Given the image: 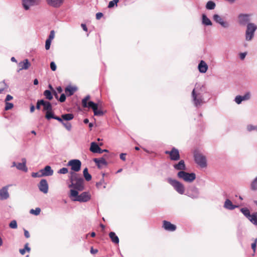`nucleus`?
Returning <instances> with one entry per match:
<instances>
[{
    "label": "nucleus",
    "instance_id": "1",
    "mask_svg": "<svg viewBox=\"0 0 257 257\" xmlns=\"http://www.w3.org/2000/svg\"><path fill=\"white\" fill-rule=\"evenodd\" d=\"M69 178L70 181V184L68 185L69 188L77 191L84 190V180L80 175L75 172H70Z\"/></svg>",
    "mask_w": 257,
    "mask_h": 257
},
{
    "label": "nucleus",
    "instance_id": "2",
    "mask_svg": "<svg viewBox=\"0 0 257 257\" xmlns=\"http://www.w3.org/2000/svg\"><path fill=\"white\" fill-rule=\"evenodd\" d=\"M73 201L86 202L91 199V195L88 192H83L79 195L78 191L74 189H70L69 195Z\"/></svg>",
    "mask_w": 257,
    "mask_h": 257
},
{
    "label": "nucleus",
    "instance_id": "3",
    "mask_svg": "<svg viewBox=\"0 0 257 257\" xmlns=\"http://www.w3.org/2000/svg\"><path fill=\"white\" fill-rule=\"evenodd\" d=\"M90 99L89 95L86 96L82 100V105L84 107L91 108L93 109L94 114L95 115H101L103 113L100 109H98L99 106L97 103H95L92 101H89L87 103V101Z\"/></svg>",
    "mask_w": 257,
    "mask_h": 257
},
{
    "label": "nucleus",
    "instance_id": "4",
    "mask_svg": "<svg viewBox=\"0 0 257 257\" xmlns=\"http://www.w3.org/2000/svg\"><path fill=\"white\" fill-rule=\"evenodd\" d=\"M257 29V26L252 23H248L246 25L245 31V40L247 41H251L254 37V32Z\"/></svg>",
    "mask_w": 257,
    "mask_h": 257
},
{
    "label": "nucleus",
    "instance_id": "5",
    "mask_svg": "<svg viewBox=\"0 0 257 257\" xmlns=\"http://www.w3.org/2000/svg\"><path fill=\"white\" fill-rule=\"evenodd\" d=\"M167 181L178 193L180 194L184 193L185 187L182 183L170 178L167 179Z\"/></svg>",
    "mask_w": 257,
    "mask_h": 257
},
{
    "label": "nucleus",
    "instance_id": "6",
    "mask_svg": "<svg viewBox=\"0 0 257 257\" xmlns=\"http://www.w3.org/2000/svg\"><path fill=\"white\" fill-rule=\"evenodd\" d=\"M179 178L186 182H192L196 179V174L194 173H187L184 171H179L177 174Z\"/></svg>",
    "mask_w": 257,
    "mask_h": 257
},
{
    "label": "nucleus",
    "instance_id": "7",
    "mask_svg": "<svg viewBox=\"0 0 257 257\" xmlns=\"http://www.w3.org/2000/svg\"><path fill=\"white\" fill-rule=\"evenodd\" d=\"M195 162L202 168L207 167L206 157L200 153H196L194 155Z\"/></svg>",
    "mask_w": 257,
    "mask_h": 257
},
{
    "label": "nucleus",
    "instance_id": "8",
    "mask_svg": "<svg viewBox=\"0 0 257 257\" xmlns=\"http://www.w3.org/2000/svg\"><path fill=\"white\" fill-rule=\"evenodd\" d=\"M67 166L71 167V170L73 172H77L81 169V163L80 160L73 159L70 160L67 163Z\"/></svg>",
    "mask_w": 257,
    "mask_h": 257
},
{
    "label": "nucleus",
    "instance_id": "9",
    "mask_svg": "<svg viewBox=\"0 0 257 257\" xmlns=\"http://www.w3.org/2000/svg\"><path fill=\"white\" fill-rule=\"evenodd\" d=\"M213 19L216 23L219 24L223 28L227 29L229 27V23L224 21L220 16L217 14L213 15Z\"/></svg>",
    "mask_w": 257,
    "mask_h": 257
},
{
    "label": "nucleus",
    "instance_id": "10",
    "mask_svg": "<svg viewBox=\"0 0 257 257\" xmlns=\"http://www.w3.org/2000/svg\"><path fill=\"white\" fill-rule=\"evenodd\" d=\"M39 190L44 194H47L48 192L49 186L46 179H42L38 184Z\"/></svg>",
    "mask_w": 257,
    "mask_h": 257
},
{
    "label": "nucleus",
    "instance_id": "11",
    "mask_svg": "<svg viewBox=\"0 0 257 257\" xmlns=\"http://www.w3.org/2000/svg\"><path fill=\"white\" fill-rule=\"evenodd\" d=\"M192 95L194 103L196 106L200 105L203 103V95H196L195 90H193Z\"/></svg>",
    "mask_w": 257,
    "mask_h": 257
},
{
    "label": "nucleus",
    "instance_id": "12",
    "mask_svg": "<svg viewBox=\"0 0 257 257\" xmlns=\"http://www.w3.org/2000/svg\"><path fill=\"white\" fill-rule=\"evenodd\" d=\"M39 0H22V4L25 10H28L31 7L38 5Z\"/></svg>",
    "mask_w": 257,
    "mask_h": 257
},
{
    "label": "nucleus",
    "instance_id": "13",
    "mask_svg": "<svg viewBox=\"0 0 257 257\" xmlns=\"http://www.w3.org/2000/svg\"><path fill=\"white\" fill-rule=\"evenodd\" d=\"M22 163H19L17 164L16 162L13 163V167H16L18 170L23 171L24 172H27L28 169L26 167V159L23 158L22 159Z\"/></svg>",
    "mask_w": 257,
    "mask_h": 257
},
{
    "label": "nucleus",
    "instance_id": "14",
    "mask_svg": "<svg viewBox=\"0 0 257 257\" xmlns=\"http://www.w3.org/2000/svg\"><path fill=\"white\" fill-rule=\"evenodd\" d=\"M238 23L241 25L247 24L250 21V15L240 14L238 17Z\"/></svg>",
    "mask_w": 257,
    "mask_h": 257
},
{
    "label": "nucleus",
    "instance_id": "15",
    "mask_svg": "<svg viewBox=\"0 0 257 257\" xmlns=\"http://www.w3.org/2000/svg\"><path fill=\"white\" fill-rule=\"evenodd\" d=\"M8 190L9 186H5L0 190V200H4L9 198L10 195Z\"/></svg>",
    "mask_w": 257,
    "mask_h": 257
},
{
    "label": "nucleus",
    "instance_id": "16",
    "mask_svg": "<svg viewBox=\"0 0 257 257\" xmlns=\"http://www.w3.org/2000/svg\"><path fill=\"white\" fill-rule=\"evenodd\" d=\"M166 153L170 155V158L172 160H178L180 159L179 151L175 148H173L170 152L166 151Z\"/></svg>",
    "mask_w": 257,
    "mask_h": 257
},
{
    "label": "nucleus",
    "instance_id": "17",
    "mask_svg": "<svg viewBox=\"0 0 257 257\" xmlns=\"http://www.w3.org/2000/svg\"><path fill=\"white\" fill-rule=\"evenodd\" d=\"M44 176H50L53 174V170L50 166H46L43 169L40 171Z\"/></svg>",
    "mask_w": 257,
    "mask_h": 257
},
{
    "label": "nucleus",
    "instance_id": "18",
    "mask_svg": "<svg viewBox=\"0 0 257 257\" xmlns=\"http://www.w3.org/2000/svg\"><path fill=\"white\" fill-rule=\"evenodd\" d=\"M31 64L28 59H25L23 61L20 62L18 64L19 70L18 72H20L23 69H28L30 66Z\"/></svg>",
    "mask_w": 257,
    "mask_h": 257
},
{
    "label": "nucleus",
    "instance_id": "19",
    "mask_svg": "<svg viewBox=\"0 0 257 257\" xmlns=\"http://www.w3.org/2000/svg\"><path fill=\"white\" fill-rule=\"evenodd\" d=\"M163 227L164 229L168 231H173L175 230L176 227L175 225L171 223L169 221H163Z\"/></svg>",
    "mask_w": 257,
    "mask_h": 257
},
{
    "label": "nucleus",
    "instance_id": "20",
    "mask_svg": "<svg viewBox=\"0 0 257 257\" xmlns=\"http://www.w3.org/2000/svg\"><path fill=\"white\" fill-rule=\"evenodd\" d=\"M64 0H47L48 5L55 8H58L63 3Z\"/></svg>",
    "mask_w": 257,
    "mask_h": 257
},
{
    "label": "nucleus",
    "instance_id": "21",
    "mask_svg": "<svg viewBox=\"0 0 257 257\" xmlns=\"http://www.w3.org/2000/svg\"><path fill=\"white\" fill-rule=\"evenodd\" d=\"M198 68L200 73H204L208 69V65L205 62L202 60L199 63Z\"/></svg>",
    "mask_w": 257,
    "mask_h": 257
},
{
    "label": "nucleus",
    "instance_id": "22",
    "mask_svg": "<svg viewBox=\"0 0 257 257\" xmlns=\"http://www.w3.org/2000/svg\"><path fill=\"white\" fill-rule=\"evenodd\" d=\"M93 161L99 168H102L107 165L106 161L103 158L99 159L95 158L94 159Z\"/></svg>",
    "mask_w": 257,
    "mask_h": 257
},
{
    "label": "nucleus",
    "instance_id": "23",
    "mask_svg": "<svg viewBox=\"0 0 257 257\" xmlns=\"http://www.w3.org/2000/svg\"><path fill=\"white\" fill-rule=\"evenodd\" d=\"M174 167L175 169L180 170V171H184L186 169V166L183 160H181L178 164L174 165Z\"/></svg>",
    "mask_w": 257,
    "mask_h": 257
},
{
    "label": "nucleus",
    "instance_id": "24",
    "mask_svg": "<svg viewBox=\"0 0 257 257\" xmlns=\"http://www.w3.org/2000/svg\"><path fill=\"white\" fill-rule=\"evenodd\" d=\"M193 90H195V93L196 95H202L204 91V87L203 85L196 84Z\"/></svg>",
    "mask_w": 257,
    "mask_h": 257
},
{
    "label": "nucleus",
    "instance_id": "25",
    "mask_svg": "<svg viewBox=\"0 0 257 257\" xmlns=\"http://www.w3.org/2000/svg\"><path fill=\"white\" fill-rule=\"evenodd\" d=\"M77 88L71 86H68L65 88V93L68 96H71L76 91Z\"/></svg>",
    "mask_w": 257,
    "mask_h": 257
},
{
    "label": "nucleus",
    "instance_id": "26",
    "mask_svg": "<svg viewBox=\"0 0 257 257\" xmlns=\"http://www.w3.org/2000/svg\"><path fill=\"white\" fill-rule=\"evenodd\" d=\"M224 207L227 209L233 210L237 207V206L233 205L230 200L226 199L224 202Z\"/></svg>",
    "mask_w": 257,
    "mask_h": 257
},
{
    "label": "nucleus",
    "instance_id": "27",
    "mask_svg": "<svg viewBox=\"0 0 257 257\" xmlns=\"http://www.w3.org/2000/svg\"><path fill=\"white\" fill-rule=\"evenodd\" d=\"M90 151L94 153H98L100 151V147L95 142H92L90 145Z\"/></svg>",
    "mask_w": 257,
    "mask_h": 257
},
{
    "label": "nucleus",
    "instance_id": "28",
    "mask_svg": "<svg viewBox=\"0 0 257 257\" xmlns=\"http://www.w3.org/2000/svg\"><path fill=\"white\" fill-rule=\"evenodd\" d=\"M42 105L44 107L43 110L46 111V112L52 110V105L49 101H45L43 100Z\"/></svg>",
    "mask_w": 257,
    "mask_h": 257
},
{
    "label": "nucleus",
    "instance_id": "29",
    "mask_svg": "<svg viewBox=\"0 0 257 257\" xmlns=\"http://www.w3.org/2000/svg\"><path fill=\"white\" fill-rule=\"evenodd\" d=\"M240 211L243 215L250 220L251 217V214H250L249 210L246 208H242L240 209Z\"/></svg>",
    "mask_w": 257,
    "mask_h": 257
},
{
    "label": "nucleus",
    "instance_id": "30",
    "mask_svg": "<svg viewBox=\"0 0 257 257\" xmlns=\"http://www.w3.org/2000/svg\"><path fill=\"white\" fill-rule=\"evenodd\" d=\"M109 236L113 242L115 243H118L119 242L118 237L116 235L114 232H110L109 234Z\"/></svg>",
    "mask_w": 257,
    "mask_h": 257
},
{
    "label": "nucleus",
    "instance_id": "31",
    "mask_svg": "<svg viewBox=\"0 0 257 257\" xmlns=\"http://www.w3.org/2000/svg\"><path fill=\"white\" fill-rule=\"evenodd\" d=\"M202 24L206 26L212 25V22L205 14L202 15Z\"/></svg>",
    "mask_w": 257,
    "mask_h": 257
},
{
    "label": "nucleus",
    "instance_id": "32",
    "mask_svg": "<svg viewBox=\"0 0 257 257\" xmlns=\"http://www.w3.org/2000/svg\"><path fill=\"white\" fill-rule=\"evenodd\" d=\"M62 118L64 120H71L74 118V115L72 113H67L62 115Z\"/></svg>",
    "mask_w": 257,
    "mask_h": 257
},
{
    "label": "nucleus",
    "instance_id": "33",
    "mask_svg": "<svg viewBox=\"0 0 257 257\" xmlns=\"http://www.w3.org/2000/svg\"><path fill=\"white\" fill-rule=\"evenodd\" d=\"M83 176L86 181H89L91 180L92 177L91 175L89 174L87 168H85L83 171Z\"/></svg>",
    "mask_w": 257,
    "mask_h": 257
},
{
    "label": "nucleus",
    "instance_id": "34",
    "mask_svg": "<svg viewBox=\"0 0 257 257\" xmlns=\"http://www.w3.org/2000/svg\"><path fill=\"white\" fill-rule=\"evenodd\" d=\"M249 221L254 225H257V212H254L251 214V217Z\"/></svg>",
    "mask_w": 257,
    "mask_h": 257
},
{
    "label": "nucleus",
    "instance_id": "35",
    "mask_svg": "<svg viewBox=\"0 0 257 257\" xmlns=\"http://www.w3.org/2000/svg\"><path fill=\"white\" fill-rule=\"evenodd\" d=\"M215 7V4L212 1L208 2L206 6V8L208 10H213Z\"/></svg>",
    "mask_w": 257,
    "mask_h": 257
},
{
    "label": "nucleus",
    "instance_id": "36",
    "mask_svg": "<svg viewBox=\"0 0 257 257\" xmlns=\"http://www.w3.org/2000/svg\"><path fill=\"white\" fill-rule=\"evenodd\" d=\"M44 95L45 97L49 100H51L53 98V95L50 90H45L44 92Z\"/></svg>",
    "mask_w": 257,
    "mask_h": 257
},
{
    "label": "nucleus",
    "instance_id": "37",
    "mask_svg": "<svg viewBox=\"0 0 257 257\" xmlns=\"http://www.w3.org/2000/svg\"><path fill=\"white\" fill-rule=\"evenodd\" d=\"M54 116H55L54 115L52 110H50L46 112L45 117L47 119H50L51 118H54Z\"/></svg>",
    "mask_w": 257,
    "mask_h": 257
},
{
    "label": "nucleus",
    "instance_id": "38",
    "mask_svg": "<svg viewBox=\"0 0 257 257\" xmlns=\"http://www.w3.org/2000/svg\"><path fill=\"white\" fill-rule=\"evenodd\" d=\"M41 209L40 208H36L35 209H31L30 210V213L32 214H34L35 215H38L40 213Z\"/></svg>",
    "mask_w": 257,
    "mask_h": 257
},
{
    "label": "nucleus",
    "instance_id": "39",
    "mask_svg": "<svg viewBox=\"0 0 257 257\" xmlns=\"http://www.w3.org/2000/svg\"><path fill=\"white\" fill-rule=\"evenodd\" d=\"M250 98V92H246L244 95L241 96L242 100L245 101L249 99Z\"/></svg>",
    "mask_w": 257,
    "mask_h": 257
},
{
    "label": "nucleus",
    "instance_id": "40",
    "mask_svg": "<svg viewBox=\"0 0 257 257\" xmlns=\"http://www.w3.org/2000/svg\"><path fill=\"white\" fill-rule=\"evenodd\" d=\"M9 226L11 228H13V229L17 228L18 227L17 221L15 220H12L9 224Z\"/></svg>",
    "mask_w": 257,
    "mask_h": 257
},
{
    "label": "nucleus",
    "instance_id": "41",
    "mask_svg": "<svg viewBox=\"0 0 257 257\" xmlns=\"http://www.w3.org/2000/svg\"><path fill=\"white\" fill-rule=\"evenodd\" d=\"M0 93H2V92L8 87L4 82H2L0 83Z\"/></svg>",
    "mask_w": 257,
    "mask_h": 257
},
{
    "label": "nucleus",
    "instance_id": "42",
    "mask_svg": "<svg viewBox=\"0 0 257 257\" xmlns=\"http://www.w3.org/2000/svg\"><path fill=\"white\" fill-rule=\"evenodd\" d=\"M62 124L68 131H70L71 130L72 125L70 123H66L63 121Z\"/></svg>",
    "mask_w": 257,
    "mask_h": 257
},
{
    "label": "nucleus",
    "instance_id": "43",
    "mask_svg": "<svg viewBox=\"0 0 257 257\" xmlns=\"http://www.w3.org/2000/svg\"><path fill=\"white\" fill-rule=\"evenodd\" d=\"M234 101L237 104H240L242 101V98H241V95H237L235 97Z\"/></svg>",
    "mask_w": 257,
    "mask_h": 257
},
{
    "label": "nucleus",
    "instance_id": "44",
    "mask_svg": "<svg viewBox=\"0 0 257 257\" xmlns=\"http://www.w3.org/2000/svg\"><path fill=\"white\" fill-rule=\"evenodd\" d=\"M119 0H113L110 1L109 3L108 7L109 8H112L115 5H116L118 2Z\"/></svg>",
    "mask_w": 257,
    "mask_h": 257
},
{
    "label": "nucleus",
    "instance_id": "45",
    "mask_svg": "<svg viewBox=\"0 0 257 257\" xmlns=\"http://www.w3.org/2000/svg\"><path fill=\"white\" fill-rule=\"evenodd\" d=\"M14 106V105L12 103H10L8 102H6V106H5V109L6 110H9L11 108H12Z\"/></svg>",
    "mask_w": 257,
    "mask_h": 257
},
{
    "label": "nucleus",
    "instance_id": "46",
    "mask_svg": "<svg viewBox=\"0 0 257 257\" xmlns=\"http://www.w3.org/2000/svg\"><path fill=\"white\" fill-rule=\"evenodd\" d=\"M68 172V169L66 168H62L60 169L58 173L59 174H67Z\"/></svg>",
    "mask_w": 257,
    "mask_h": 257
},
{
    "label": "nucleus",
    "instance_id": "47",
    "mask_svg": "<svg viewBox=\"0 0 257 257\" xmlns=\"http://www.w3.org/2000/svg\"><path fill=\"white\" fill-rule=\"evenodd\" d=\"M32 176L34 178H36V177H43L44 176L42 175V174L40 172H37V173H35V172H33L32 173Z\"/></svg>",
    "mask_w": 257,
    "mask_h": 257
},
{
    "label": "nucleus",
    "instance_id": "48",
    "mask_svg": "<svg viewBox=\"0 0 257 257\" xmlns=\"http://www.w3.org/2000/svg\"><path fill=\"white\" fill-rule=\"evenodd\" d=\"M251 188L254 190L257 189V181L255 179L252 181L251 184Z\"/></svg>",
    "mask_w": 257,
    "mask_h": 257
},
{
    "label": "nucleus",
    "instance_id": "49",
    "mask_svg": "<svg viewBox=\"0 0 257 257\" xmlns=\"http://www.w3.org/2000/svg\"><path fill=\"white\" fill-rule=\"evenodd\" d=\"M54 37H55V32H54V31L52 30L50 32L49 38L47 39L50 40V41H52L53 40V39L54 38Z\"/></svg>",
    "mask_w": 257,
    "mask_h": 257
},
{
    "label": "nucleus",
    "instance_id": "50",
    "mask_svg": "<svg viewBox=\"0 0 257 257\" xmlns=\"http://www.w3.org/2000/svg\"><path fill=\"white\" fill-rule=\"evenodd\" d=\"M256 243H257V238H255L254 239V242H253L252 244H251V248L253 251V253H254L255 252V249H256Z\"/></svg>",
    "mask_w": 257,
    "mask_h": 257
},
{
    "label": "nucleus",
    "instance_id": "51",
    "mask_svg": "<svg viewBox=\"0 0 257 257\" xmlns=\"http://www.w3.org/2000/svg\"><path fill=\"white\" fill-rule=\"evenodd\" d=\"M51 42L52 41H50V40H49L48 39L46 40V43H45V49L46 50H48L50 49Z\"/></svg>",
    "mask_w": 257,
    "mask_h": 257
},
{
    "label": "nucleus",
    "instance_id": "52",
    "mask_svg": "<svg viewBox=\"0 0 257 257\" xmlns=\"http://www.w3.org/2000/svg\"><path fill=\"white\" fill-rule=\"evenodd\" d=\"M50 67L52 71H55L56 69V65L54 62H51L50 63Z\"/></svg>",
    "mask_w": 257,
    "mask_h": 257
},
{
    "label": "nucleus",
    "instance_id": "53",
    "mask_svg": "<svg viewBox=\"0 0 257 257\" xmlns=\"http://www.w3.org/2000/svg\"><path fill=\"white\" fill-rule=\"evenodd\" d=\"M43 102V100H38L37 103L36 108L38 109H40L41 105H42V103Z\"/></svg>",
    "mask_w": 257,
    "mask_h": 257
},
{
    "label": "nucleus",
    "instance_id": "54",
    "mask_svg": "<svg viewBox=\"0 0 257 257\" xmlns=\"http://www.w3.org/2000/svg\"><path fill=\"white\" fill-rule=\"evenodd\" d=\"M247 130L248 131H252V130H256L257 131V126H253V125H248L247 126Z\"/></svg>",
    "mask_w": 257,
    "mask_h": 257
},
{
    "label": "nucleus",
    "instance_id": "55",
    "mask_svg": "<svg viewBox=\"0 0 257 257\" xmlns=\"http://www.w3.org/2000/svg\"><path fill=\"white\" fill-rule=\"evenodd\" d=\"M66 99V96L64 94H62L60 97L59 101L61 102L65 101Z\"/></svg>",
    "mask_w": 257,
    "mask_h": 257
},
{
    "label": "nucleus",
    "instance_id": "56",
    "mask_svg": "<svg viewBox=\"0 0 257 257\" xmlns=\"http://www.w3.org/2000/svg\"><path fill=\"white\" fill-rule=\"evenodd\" d=\"M246 55V53H241L239 54V57L240 59L243 60Z\"/></svg>",
    "mask_w": 257,
    "mask_h": 257
},
{
    "label": "nucleus",
    "instance_id": "57",
    "mask_svg": "<svg viewBox=\"0 0 257 257\" xmlns=\"http://www.w3.org/2000/svg\"><path fill=\"white\" fill-rule=\"evenodd\" d=\"M54 119L58 120L61 123L63 122V118H62V117H59L58 116H54Z\"/></svg>",
    "mask_w": 257,
    "mask_h": 257
},
{
    "label": "nucleus",
    "instance_id": "58",
    "mask_svg": "<svg viewBox=\"0 0 257 257\" xmlns=\"http://www.w3.org/2000/svg\"><path fill=\"white\" fill-rule=\"evenodd\" d=\"M103 16V14L101 13H98L96 15V18L97 20L100 19Z\"/></svg>",
    "mask_w": 257,
    "mask_h": 257
},
{
    "label": "nucleus",
    "instance_id": "59",
    "mask_svg": "<svg viewBox=\"0 0 257 257\" xmlns=\"http://www.w3.org/2000/svg\"><path fill=\"white\" fill-rule=\"evenodd\" d=\"M12 99H13V97L11 95L8 94V95H7V96L6 98L5 101L8 102V101L12 100Z\"/></svg>",
    "mask_w": 257,
    "mask_h": 257
},
{
    "label": "nucleus",
    "instance_id": "60",
    "mask_svg": "<svg viewBox=\"0 0 257 257\" xmlns=\"http://www.w3.org/2000/svg\"><path fill=\"white\" fill-rule=\"evenodd\" d=\"M125 156H126V154L121 153L120 155V159H121L123 161H125Z\"/></svg>",
    "mask_w": 257,
    "mask_h": 257
},
{
    "label": "nucleus",
    "instance_id": "61",
    "mask_svg": "<svg viewBox=\"0 0 257 257\" xmlns=\"http://www.w3.org/2000/svg\"><path fill=\"white\" fill-rule=\"evenodd\" d=\"M24 235L26 238H29L30 237L29 232L25 229L24 230Z\"/></svg>",
    "mask_w": 257,
    "mask_h": 257
},
{
    "label": "nucleus",
    "instance_id": "62",
    "mask_svg": "<svg viewBox=\"0 0 257 257\" xmlns=\"http://www.w3.org/2000/svg\"><path fill=\"white\" fill-rule=\"evenodd\" d=\"M81 27L83 28L84 31H87V28L86 27V26L85 24H81Z\"/></svg>",
    "mask_w": 257,
    "mask_h": 257
},
{
    "label": "nucleus",
    "instance_id": "63",
    "mask_svg": "<svg viewBox=\"0 0 257 257\" xmlns=\"http://www.w3.org/2000/svg\"><path fill=\"white\" fill-rule=\"evenodd\" d=\"M25 249L26 250H27L28 251H30V248L28 247V243H26L25 245Z\"/></svg>",
    "mask_w": 257,
    "mask_h": 257
},
{
    "label": "nucleus",
    "instance_id": "64",
    "mask_svg": "<svg viewBox=\"0 0 257 257\" xmlns=\"http://www.w3.org/2000/svg\"><path fill=\"white\" fill-rule=\"evenodd\" d=\"M26 250L25 249V248L21 249L20 250V253H21L22 254H23H23H24L25 253V252H26Z\"/></svg>",
    "mask_w": 257,
    "mask_h": 257
}]
</instances>
